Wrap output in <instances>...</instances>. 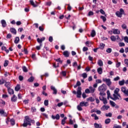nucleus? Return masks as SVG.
Masks as SVG:
<instances>
[{
	"label": "nucleus",
	"instance_id": "52",
	"mask_svg": "<svg viewBox=\"0 0 128 128\" xmlns=\"http://www.w3.org/2000/svg\"><path fill=\"white\" fill-rule=\"evenodd\" d=\"M38 28L40 32H44V28H42V26H40Z\"/></svg>",
	"mask_w": 128,
	"mask_h": 128
},
{
	"label": "nucleus",
	"instance_id": "40",
	"mask_svg": "<svg viewBox=\"0 0 128 128\" xmlns=\"http://www.w3.org/2000/svg\"><path fill=\"white\" fill-rule=\"evenodd\" d=\"M110 122V118H107L105 120L106 124H108Z\"/></svg>",
	"mask_w": 128,
	"mask_h": 128
},
{
	"label": "nucleus",
	"instance_id": "15",
	"mask_svg": "<svg viewBox=\"0 0 128 128\" xmlns=\"http://www.w3.org/2000/svg\"><path fill=\"white\" fill-rule=\"evenodd\" d=\"M10 32L12 34H16V30L14 28H10Z\"/></svg>",
	"mask_w": 128,
	"mask_h": 128
},
{
	"label": "nucleus",
	"instance_id": "47",
	"mask_svg": "<svg viewBox=\"0 0 128 128\" xmlns=\"http://www.w3.org/2000/svg\"><path fill=\"white\" fill-rule=\"evenodd\" d=\"M77 108L80 112L82 110V106H80V105L77 106Z\"/></svg>",
	"mask_w": 128,
	"mask_h": 128
},
{
	"label": "nucleus",
	"instance_id": "21",
	"mask_svg": "<svg viewBox=\"0 0 128 128\" xmlns=\"http://www.w3.org/2000/svg\"><path fill=\"white\" fill-rule=\"evenodd\" d=\"M20 90V84H17L16 86L15 87L16 92H18Z\"/></svg>",
	"mask_w": 128,
	"mask_h": 128
},
{
	"label": "nucleus",
	"instance_id": "6",
	"mask_svg": "<svg viewBox=\"0 0 128 128\" xmlns=\"http://www.w3.org/2000/svg\"><path fill=\"white\" fill-rule=\"evenodd\" d=\"M76 94V96L78 98H82V87H78Z\"/></svg>",
	"mask_w": 128,
	"mask_h": 128
},
{
	"label": "nucleus",
	"instance_id": "24",
	"mask_svg": "<svg viewBox=\"0 0 128 128\" xmlns=\"http://www.w3.org/2000/svg\"><path fill=\"white\" fill-rule=\"evenodd\" d=\"M96 31L94 30H92L90 33V36L92 38H94L96 36Z\"/></svg>",
	"mask_w": 128,
	"mask_h": 128
},
{
	"label": "nucleus",
	"instance_id": "18",
	"mask_svg": "<svg viewBox=\"0 0 128 128\" xmlns=\"http://www.w3.org/2000/svg\"><path fill=\"white\" fill-rule=\"evenodd\" d=\"M8 90L9 94H14V90L10 88H8Z\"/></svg>",
	"mask_w": 128,
	"mask_h": 128
},
{
	"label": "nucleus",
	"instance_id": "9",
	"mask_svg": "<svg viewBox=\"0 0 128 128\" xmlns=\"http://www.w3.org/2000/svg\"><path fill=\"white\" fill-rule=\"evenodd\" d=\"M50 88L52 90H53L52 94H58V90L54 86H51Z\"/></svg>",
	"mask_w": 128,
	"mask_h": 128
},
{
	"label": "nucleus",
	"instance_id": "31",
	"mask_svg": "<svg viewBox=\"0 0 128 128\" xmlns=\"http://www.w3.org/2000/svg\"><path fill=\"white\" fill-rule=\"evenodd\" d=\"M126 82L124 81V80H120L118 82L119 86H124V83Z\"/></svg>",
	"mask_w": 128,
	"mask_h": 128
},
{
	"label": "nucleus",
	"instance_id": "36",
	"mask_svg": "<svg viewBox=\"0 0 128 128\" xmlns=\"http://www.w3.org/2000/svg\"><path fill=\"white\" fill-rule=\"evenodd\" d=\"M110 40L112 42H116V37L114 36H110Z\"/></svg>",
	"mask_w": 128,
	"mask_h": 128
},
{
	"label": "nucleus",
	"instance_id": "54",
	"mask_svg": "<svg viewBox=\"0 0 128 128\" xmlns=\"http://www.w3.org/2000/svg\"><path fill=\"white\" fill-rule=\"evenodd\" d=\"M48 40L49 42H52V40H54V38H52V36H50L49 37Z\"/></svg>",
	"mask_w": 128,
	"mask_h": 128
},
{
	"label": "nucleus",
	"instance_id": "49",
	"mask_svg": "<svg viewBox=\"0 0 128 128\" xmlns=\"http://www.w3.org/2000/svg\"><path fill=\"white\" fill-rule=\"evenodd\" d=\"M6 82V80L2 78V80H0V84H4Z\"/></svg>",
	"mask_w": 128,
	"mask_h": 128
},
{
	"label": "nucleus",
	"instance_id": "63",
	"mask_svg": "<svg viewBox=\"0 0 128 128\" xmlns=\"http://www.w3.org/2000/svg\"><path fill=\"white\" fill-rule=\"evenodd\" d=\"M12 34H8L6 36V38H11Z\"/></svg>",
	"mask_w": 128,
	"mask_h": 128
},
{
	"label": "nucleus",
	"instance_id": "29",
	"mask_svg": "<svg viewBox=\"0 0 128 128\" xmlns=\"http://www.w3.org/2000/svg\"><path fill=\"white\" fill-rule=\"evenodd\" d=\"M30 5L32 6H34V8H36V6H38V5L36 4H34V2L32 0H30Z\"/></svg>",
	"mask_w": 128,
	"mask_h": 128
},
{
	"label": "nucleus",
	"instance_id": "56",
	"mask_svg": "<svg viewBox=\"0 0 128 128\" xmlns=\"http://www.w3.org/2000/svg\"><path fill=\"white\" fill-rule=\"evenodd\" d=\"M124 64H126V66H128V59L126 58L124 60Z\"/></svg>",
	"mask_w": 128,
	"mask_h": 128
},
{
	"label": "nucleus",
	"instance_id": "16",
	"mask_svg": "<svg viewBox=\"0 0 128 128\" xmlns=\"http://www.w3.org/2000/svg\"><path fill=\"white\" fill-rule=\"evenodd\" d=\"M121 90L122 92H124V94H126V86H122L121 88Z\"/></svg>",
	"mask_w": 128,
	"mask_h": 128
},
{
	"label": "nucleus",
	"instance_id": "64",
	"mask_svg": "<svg viewBox=\"0 0 128 128\" xmlns=\"http://www.w3.org/2000/svg\"><path fill=\"white\" fill-rule=\"evenodd\" d=\"M69 124H74V121L72 119L69 120Z\"/></svg>",
	"mask_w": 128,
	"mask_h": 128
},
{
	"label": "nucleus",
	"instance_id": "13",
	"mask_svg": "<svg viewBox=\"0 0 128 128\" xmlns=\"http://www.w3.org/2000/svg\"><path fill=\"white\" fill-rule=\"evenodd\" d=\"M63 54L65 58H68L70 56V52L68 50L64 51Z\"/></svg>",
	"mask_w": 128,
	"mask_h": 128
},
{
	"label": "nucleus",
	"instance_id": "34",
	"mask_svg": "<svg viewBox=\"0 0 128 128\" xmlns=\"http://www.w3.org/2000/svg\"><path fill=\"white\" fill-rule=\"evenodd\" d=\"M22 69L24 72H28V68H26V66H23L22 67Z\"/></svg>",
	"mask_w": 128,
	"mask_h": 128
},
{
	"label": "nucleus",
	"instance_id": "43",
	"mask_svg": "<svg viewBox=\"0 0 128 128\" xmlns=\"http://www.w3.org/2000/svg\"><path fill=\"white\" fill-rule=\"evenodd\" d=\"M44 104L46 106H48V100H44Z\"/></svg>",
	"mask_w": 128,
	"mask_h": 128
},
{
	"label": "nucleus",
	"instance_id": "46",
	"mask_svg": "<svg viewBox=\"0 0 128 128\" xmlns=\"http://www.w3.org/2000/svg\"><path fill=\"white\" fill-rule=\"evenodd\" d=\"M106 52L108 54H110V52H112V50L111 48H108L106 49Z\"/></svg>",
	"mask_w": 128,
	"mask_h": 128
},
{
	"label": "nucleus",
	"instance_id": "3",
	"mask_svg": "<svg viewBox=\"0 0 128 128\" xmlns=\"http://www.w3.org/2000/svg\"><path fill=\"white\" fill-rule=\"evenodd\" d=\"M98 90L100 92H104L106 90V85L104 84H103L102 85L98 87Z\"/></svg>",
	"mask_w": 128,
	"mask_h": 128
},
{
	"label": "nucleus",
	"instance_id": "27",
	"mask_svg": "<svg viewBox=\"0 0 128 128\" xmlns=\"http://www.w3.org/2000/svg\"><path fill=\"white\" fill-rule=\"evenodd\" d=\"M34 76H30V78H29L28 80V82H34Z\"/></svg>",
	"mask_w": 128,
	"mask_h": 128
},
{
	"label": "nucleus",
	"instance_id": "48",
	"mask_svg": "<svg viewBox=\"0 0 128 128\" xmlns=\"http://www.w3.org/2000/svg\"><path fill=\"white\" fill-rule=\"evenodd\" d=\"M63 76H66V72L62 71L61 73Z\"/></svg>",
	"mask_w": 128,
	"mask_h": 128
},
{
	"label": "nucleus",
	"instance_id": "50",
	"mask_svg": "<svg viewBox=\"0 0 128 128\" xmlns=\"http://www.w3.org/2000/svg\"><path fill=\"white\" fill-rule=\"evenodd\" d=\"M119 46H126V44H124V42H121L118 43Z\"/></svg>",
	"mask_w": 128,
	"mask_h": 128
},
{
	"label": "nucleus",
	"instance_id": "42",
	"mask_svg": "<svg viewBox=\"0 0 128 128\" xmlns=\"http://www.w3.org/2000/svg\"><path fill=\"white\" fill-rule=\"evenodd\" d=\"M100 18H102V20L104 22H106V17L104 16H101Z\"/></svg>",
	"mask_w": 128,
	"mask_h": 128
},
{
	"label": "nucleus",
	"instance_id": "61",
	"mask_svg": "<svg viewBox=\"0 0 128 128\" xmlns=\"http://www.w3.org/2000/svg\"><path fill=\"white\" fill-rule=\"evenodd\" d=\"M100 96H106V92H100Z\"/></svg>",
	"mask_w": 128,
	"mask_h": 128
},
{
	"label": "nucleus",
	"instance_id": "20",
	"mask_svg": "<svg viewBox=\"0 0 128 128\" xmlns=\"http://www.w3.org/2000/svg\"><path fill=\"white\" fill-rule=\"evenodd\" d=\"M89 88H90V94H94V92L96 89L94 88H92V86H90L89 87Z\"/></svg>",
	"mask_w": 128,
	"mask_h": 128
},
{
	"label": "nucleus",
	"instance_id": "25",
	"mask_svg": "<svg viewBox=\"0 0 128 128\" xmlns=\"http://www.w3.org/2000/svg\"><path fill=\"white\" fill-rule=\"evenodd\" d=\"M98 66H104V63L102 62V60H100L98 62Z\"/></svg>",
	"mask_w": 128,
	"mask_h": 128
},
{
	"label": "nucleus",
	"instance_id": "14",
	"mask_svg": "<svg viewBox=\"0 0 128 128\" xmlns=\"http://www.w3.org/2000/svg\"><path fill=\"white\" fill-rule=\"evenodd\" d=\"M113 34H120V31L118 29H114L113 30Z\"/></svg>",
	"mask_w": 128,
	"mask_h": 128
},
{
	"label": "nucleus",
	"instance_id": "10",
	"mask_svg": "<svg viewBox=\"0 0 128 128\" xmlns=\"http://www.w3.org/2000/svg\"><path fill=\"white\" fill-rule=\"evenodd\" d=\"M1 24L2 25V28H6L8 24H6V20H2L0 21Z\"/></svg>",
	"mask_w": 128,
	"mask_h": 128
},
{
	"label": "nucleus",
	"instance_id": "28",
	"mask_svg": "<svg viewBox=\"0 0 128 128\" xmlns=\"http://www.w3.org/2000/svg\"><path fill=\"white\" fill-rule=\"evenodd\" d=\"M97 72L99 74H102V68H99L97 70Z\"/></svg>",
	"mask_w": 128,
	"mask_h": 128
},
{
	"label": "nucleus",
	"instance_id": "11",
	"mask_svg": "<svg viewBox=\"0 0 128 128\" xmlns=\"http://www.w3.org/2000/svg\"><path fill=\"white\" fill-rule=\"evenodd\" d=\"M0 114L4 116H8V114L4 112V110L0 109Z\"/></svg>",
	"mask_w": 128,
	"mask_h": 128
},
{
	"label": "nucleus",
	"instance_id": "4",
	"mask_svg": "<svg viewBox=\"0 0 128 128\" xmlns=\"http://www.w3.org/2000/svg\"><path fill=\"white\" fill-rule=\"evenodd\" d=\"M124 14V10L122 8H120V11H117L116 12V14L118 18H122Z\"/></svg>",
	"mask_w": 128,
	"mask_h": 128
},
{
	"label": "nucleus",
	"instance_id": "53",
	"mask_svg": "<svg viewBox=\"0 0 128 128\" xmlns=\"http://www.w3.org/2000/svg\"><path fill=\"white\" fill-rule=\"evenodd\" d=\"M124 40L125 42H127L128 44V36H126L124 37Z\"/></svg>",
	"mask_w": 128,
	"mask_h": 128
},
{
	"label": "nucleus",
	"instance_id": "30",
	"mask_svg": "<svg viewBox=\"0 0 128 128\" xmlns=\"http://www.w3.org/2000/svg\"><path fill=\"white\" fill-rule=\"evenodd\" d=\"M102 102H103V104H108V100H106V98H104V97L102 96Z\"/></svg>",
	"mask_w": 128,
	"mask_h": 128
},
{
	"label": "nucleus",
	"instance_id": "26",
	"mask_svg": "<svg viewBox=\"0 0 128 128\" xmlns=\"http://www.w3.org/2000/svg\"><path fill=\"white\" fill-rule=\"evenodd\" d=\"M104 46H106V44H104V43H100V46L98 48L100 50H104Z\"/></svg>",
	"mask_w": 128,
	"mask_h": 128
},
{
	"label": "nucleus",
	"instance_id": "33",
	"mask_svg": "<svg viewBox=\"0 0 128 128\" xmlns=\"http://www.w3.org/2000/svg\"><path fill=\"white\" fill-rule=\"evenodd\" d=\"M9 62H10L8 61V60H6L4 62V66L5 68L8 66Z\"/></svg>",
	"mask_w": 128,
	"mask_h": 128
},
{
	"label": "nucleus",
	"instance_id": "17",
	"mask_svg": "<svg viewBox=\"0 0 128 128\" xmlns=\"http://www.w3.org/2000/svg\"><path fill=\"white\" fill-rule=\"evenodd\" d=\"M87 104H88V102H82L80 104V106H88Z\"/></svg>",
	"mask_w": 128,
	"mask_h": 128
},
{
	"label": "nucleus",
	"instance_id": "19",
	"mask_svg": "<svg viewBox=\"0 0 128 128\" xmlns=\"http://www.w3.org/2000/svg\"><path fill=\"white\" fill-rule=\"evenodd\" d=\"M110 108V106H103L102 108H101V110H108Z\"/></svg>",
	"mask_w": 128,
	"mask_h": 128
},
{
	"label": "nucleus",
	"instance_id": "44",
	"mask_svg": "<svg viewBox=\"0 0 128 128\" xmlns=\"http://www.w3.org/2000/svg\"><path fill=\"white\" fill-rule=\"evenodd\" d=\"M83 78H88V74L86 73H83L82 76Z\"/></svg>",
	"mask_w": 128,
	"mask_h": 128
},
{
	"label": "nucleus",
	"instance_id": "41",
	"mask_svg": "<svg viewBox=\"0 0 128 128\" xmlns=\"http://www.w3.org/2000/svg\"><path fill=\"white\" fill-rule=\"evenodd\" d=\"M102 124H98V123L94 124V126L95 128H98Z\"/></svg>",
	"mask_w": 128,
	"mask_h": 128
},
{
	"label": "nucleus",
	"instance_id": "8",
	"mask_svg": "<svg viewBox=\"0 0 128 128\" xmlns=\"http://www.w3.org/2000/svg\"><path fill=\"white\" fill-rule=\"evenodd\" d=\"M52 120H60V114H56V116L54 115H52L51 116Z\"/></svg>",
	"mask_w": 128,
	"mask_h": 128
},
{
	"label": "nucleus",
	"instance_id": "5",
	"mask_svg": "<svg viewBox=\"0 0 128 128\" xmlns=\"http://www.w3.org/2000/svg\"><path fill=\"white\" fill-rule=\"evenodd\" d=\"M102 81L104 82H106V84L108 86H112V81H110V78H104L102 79Z\"/></svg>",
	"mask_w": 128,
	"mask_h": 128
},
{
	"label": "nucleus",
	"instance_id": "7",
	"mask_svg": "<svg viewBox=\"0 0 128 128\" xmlns=\"http://www.w3.org/2000/svg\"><path fill=\"white\" fill-rule=\"evenodd\" d=\"M120 92V88H116L114 90V94H116V96L120 98V100H122V96H120V94H118V92Z\"/></svg>",
	"mask_w": 128,
	"mask_h": 128
},
{
	"label": "nucleus",
	"instance_id": "38",
	"mask_svg": "<svg viewBox=\"0 0 128 128\" xmlns=\"http://www.w3.org/2000/svg\"><path fill=\"white\" fill-rule=\"evenodd\" d=\"M37 42H38V44H40V46H42V41L41 39H40V38H37Z\"/></svg>",
	"mask_w": 128,
	"mask_h": 128
},
{
	"label": "nucleus",
	"instance_id": "58",
	"mask_svg": "<svg viewBox=\"0 0 128 128\" xmlns=\"http://www.w3.org/2000/svg\"><path fill=\"white\" fill-rule=\"evenodd\" d=\"M122 28H123V30H126V24H123L122 26Z\"/></svg>",
	"mask_w": 128,
	"mask_h": 128
},
{
	"label": "nucleus",
	"instance_id": "59",
	"mask_svg": "<svg viewBox=\"0 0 128 128\" xmlns=\"http://www.w3.org/2000/svg\"><path fill=\"white\" fill-rule=\"evenodd\" d=\"M85 92H86V94H90V89L86 88L85 90Z\"/></svg>",
	"mask_w": 128,
	"mask_h": 128
},
{
	"label": "nucleus",
	"instance_id": "57",
	"mask_svg": "<svg viewBox=\"0 0 128 128\" xmlns=\"http://www.w3.org/2000/svg\"><path fill=\"white\" fill-rule=\"evenodd\" d=\"M18 78L20 82H22V80H24V76H20Z\"/></svg>",
	"mask_w": 128,
	"mask_h": 128
},
{
	"label": "nucleus",
	"instance_id": "2",
	"mask_svg": "<svg viewBox=\"0 0 128 128\" xmlns=\"http://www.w3.org/2000/svg\"><path fill=\"white\" fill-rule=\"evenodd\" d=\"M107 96H108V100H110V98H111V100H114V102H116V100H120V98L116 94H113V96L114 97H112V96H110V90H107Z\"/></svg>",
	"mask_w": 128,
	"mask_h": 128
},
{
	"label": "nucleus",
	"instance_id": "62",
	"mask_svg": "<svg viewBox=\"0 0 128 128\" xmlns=\"http://www.w3.org/2000/svg\"><path fill=\"white\" fill-rule=\"evenodd\" d=\"M23 102L24 104H28V100H24L23 101Z\"/></svg>",
	"mask_w": 128,
	"mask_h": 128
},
{
	"label": "nucleus",
	"instance_id": "55",
	"mask_svg": "<svg viewBox=\"0 0 128 128\" xmlns=\"http://www.w3.org/2000/svg\"><path fill=\"white\" fill-rule=\"evenodd\" d=\"M31 110L32 112H34L36 110V107H32Z\"/></svg>",
	"mask_w": 128,
	"mask_h": 128
},
{
	"label": "nucleus",
	"instance_id": "1",
	"mask_svg": "<svg viewBox=\"0 0 128 128\" xmlns=\"http://www.w3.org/2000/svg\"><path fill=\"white\" fill-rule=\"evenodd\" d=\"M35 122L34 120H30V116H26L24 119V124H22V126L24 128H26L28 126H32V124H34Z\"/></svg>",
	"mask_w": 128,
	"mask_h": 128
},
{
	"label": "nucleus",
	"instance_id": "12",
	"mask_svg": "<svg viewBox=\"0 0 128 128\" xmlns=\"http://www.w3.org/2000/svg\"><path fill=\"white\" fill-rule=\"evenodd\" d=\"M16 100H18V97L16 96V94H14L11 98V101L12 102H16Z\"/></svg>",
	"mask_w": 128,
	"mask_h": 128
},
{
	"label": "nucleus",
	"instance_id": "39",
	"mask_svg": "<svg viewBox=\"0 0 128 128\" xmlns=\"http://www.w3.org/2000/svg\"><path fill=\"white\" fill-rule=\"evenodd\" d=\"M105 116L107 117L112 118V112H109L108 114H106Z\"/></svg>",
	"mask_w": 128,
	"mask_h": 128
},
{
	"label": "nucleus",
	"instance_id": "22",
	"mask_svg": "<svg viewBox=\"0 0 128 128\" xmlns=\"http://www.w3.org/2000/svg\"><path fill=\"white\" fill-rule=\"evenodd\" d=\"M4 86L8 89L10 88V82H6Z\"/></svg>",
	"mask_w": 128,
	"mask_h": 128
},
{
	"label": "nucleus",
	"instance_id": "51",
	"mask_svg": "<svg viewBox=\"0 0 128 128\" xmlns=\"http://www.w3.org/2000/svg\"><path fill=\"white\" fill-rule=\"evenodd\" d=\"M94 16V12L92 11H90L88 13V16Z\"/></svg>",
	"mask_w": 128,
	"mask_h": 128
},
{
	"label": "nucleus",
	"instance_id": "60",
	"mask_svg": "<svg viewBox=\"0 0 128 128\" xmlns=\"http://www.w3.org/2000/svg\"><path fill=\"white\" fill-rule=\"evenodd\" d=\"M82 50H83V52H86L87 50H88V48L84 46Z\"/></svg>",
	"mask_w": 128,
	"mask_h": 128
},
{
	"label": "nucleus",
	"instance_id": "23",
	"mask_svg": "<svg viewBox=\"0 0 128 128\" xmlns=\"http://www.w3.org/2000/svg\"><path fill=\"white\" fill-rule=\"evenodd\" d=\"M10 122L12 126H14V124H16V120H14V118L10 119Z\"/></svg>",
	"mask_w": 128,
	"mask_h": 128
},
{
	"label": "nucleus",
	"instance_id": "32",
	"mask_svg": "<svg viewBox=\"0 0 128 128\" xmlns=\"http://www.w3.org/2000/svg\"><path fill=\"white\" fill-rule=\"evenodd\" d=\"M14 42V44H18V42H20V37H16Z\"/></svg>",
	"mask_w": 128,
	"mask_h": 128
},
{
	"label": "nucleus",
	"instance_id": "35",
	"mask_svg": "<svg viewBox=\"0 0 128 128\" xmlns=\"http://www.w3.org/2000/svg\"><path fill=\"white\" fill-rule=\"evenodd\" d=\"M86 100H90L91 102H94V98L92 97H90L86 99Z\"/></svg>",
	"mask_w": 128,
	"mask_h": 128
},
{
	"label": "nucleus",
	"instance_id": "45",
	"mask_svg": "<svg viewBox=\"0 0 128 128\" xmlns=\"http://www.w3.org/2000/svg\"><path fill=\"white\" fill-rule=\"evenodd\" d=\"M68 6V10H69V12H70L72 10V6H70V4H67Z\"/></svg>",
	"mask_w": 128,
	"mask_h": 128
},
{
	"label": "nucleus",
	"instance_id": "37",
	"mask_svg": "<svg viewBox=\"0 0 128 128\" xmlns=\"http://www.w3.org/2000/svg\"><path fill=\"white\" fill-rule=\"evenodd\" d=\"M110 104L113 107H114V106H116V102H114L112 100L110 101Z\"/></svg>",
	"mask_w": 128,
	"mask_h": 128
}]
</instances>
